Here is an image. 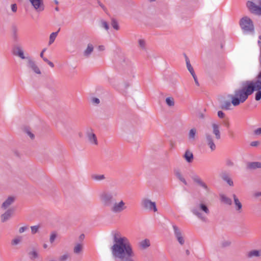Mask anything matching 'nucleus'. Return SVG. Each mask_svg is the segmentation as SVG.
Instances as JSON below:
<instances>
[{
  "instance_id": "obj_1",
  "label": "nucleus",
  "mask_w": 261,
  "mask_h": 261,
  "mask_svg": "<svg viewBox=\"0 0 261 261\" xmlns=\"http://www.w3.org/2000/svg\"><path fill=\"white\" fill-rule=\"evenodd\" d=\"M113 241L110 249L115 261H135L133 246L127 238L122 236L119 232H113Z\"/></svg>"
},
{
  "instance_id": "obj_2",
  "label": "nucleus",
  "mask_w": 261,
  "mask_h": 261,
  "mask_svg": "<svg viewBox=\"0 0 261 261\" xmlns=\"http://www.w3.org/2000/svg\"><path fill=\"white\" fill-rule=\"evenodd\" d=\"M241 89L234 91V94H228L227 97L232 99V104L233 106H237L241 103H243L255 91V99L258 101L261 99V81H247L243 83Z\"/></svg>"
},
{
  "instance_id": "obj_3",
  "label": "nucleus",
  "mask_w": 261,
  "mask_h": 261,
  "mask_svg": "<svg viewBox=\"0 0 261 261\" xmlns=\"http://www.w3.org/2000/svg\"><path fill=\"white\" fill-rule=\"evenodd\" d=\"M117 196L116 193L105 191L100 194L99 198L105 206L110 207L116 201Z\"/></svg>"
},
{
  "instance_id": "obj_4",
  "label": "nucleus",
  "mask_w": 261,
  "mask_h": 261,
  "mask_svg": "<svg viewBox=\"0 0 261 261\" xmlns=\"http://www.w3.org/2000/svg\"><path fill=\"white\" fill-rule=\"evenodd\" d=\"M240 25L243 30L247 32L254 31V25L252 20L247 16L243 17L240 21Z\"/></svg>"
},
{
  "instance_id": "obj_5",
  "label": "nucleus",
  "mask_w": 261,
  "mask_h": 261,
  "mask_svg": "<svg viewBox=\"0 0 261 261\" xmlns=\"http://www.w3.org/2000/svg\"><path fill=\"white\" fill-rule=\"evenodd\" d=\"M141 205L143 208L150 211L156 212L158 211L155 202L151 201L147 198H144L141 200Z\"/></svg>"
},
{
  "instance_id": "obj_6",
  "label": "nucleus",
  "mask_w": 261,
  "mask_h": 261,
  "mask_svg": "<svg viewBox=\"0 0 261 261\" xmlns=\"http://www.w3.org/2000/svg\"><path fill=\"white\" fill-rule=\"evenodd\" d=\"M126 208L125 202L122 200H120L118 202H115L110 207V211L114 214L120 213Z\"/></svg>"
},
{
  "instance_id": "obj_7",
  "label": "nucleus",
  "mask_w": 261,
  "mask_h": 261,
  "mask_svg": "<svg viewBox=\"0 0 261 261\" xmlns=\"http://www.w3.org/2000/svg\"><path fill=\"white\" fill-rule=\"evenodd\" d=\"M246 6L251 13L261 15V6L256 5L253 2L250 1L247 2Z\"/></svg>"
},
{
  "instance_id": "obj_8",
  "label": "nucleus",
  "mask_w": 261,
  "mask_h": 261,
  "mask_svg": "<svg viewBox=\"0 0 261 261\" xmlns=\"http://www.w3.org/2000/svg\"><path fill=\"white\" fill-rule=\"evenodd\" d=\"M34 8L38 12H41L44 9L43 0H29Z\"/></svg>"
},
{
  "instance_id": "obj_9",
  "label": "nucleus",
  "mask_w": 261,
  "mask_h": 261,
  "mask_svg": "<svg viewBox=\"0 0 261 261\" xmlns=\"http://www.w3.org/2000/svg\"><path fill=\"white\" fill-rule=\"evenodd\" d=\"M172 227L174 230V235L177 241L181 245H184L185 243V240L182 236L181 231L180 230L179 228L175 225H173Z\"/></svg>"
},
{
  "instance_id": "obj_10",
  "label": "nucleus",
  "mask_w": 261,
  "mask_h": 261,
  "mask_svg": "<svg viewBox=\"0 0 261 261\" xmlns=\"http://www.w3.org/2000/svg\"><path fill=\"white\" fill-rule=\"evenodd\" d=\"M205 141L207 145L210 147L212 151H214L216 148V146L214 143V139L213 136L210 133H205Z\"/></svg>"
},
{
  "instance_id": "obj_11",
  "label": "nucleus",
  "mask_w": 261,
  "mask_h": 261,
  "mask_svg": "<svg viewBox=\"0 0 261 261\" xmlns=\"http://www.w3.org/2000/svg\"><path fill=\"white\" fill-rule=\"evenodd\" d=\"M192 179L194 182L197 184L199 186L203 188L205 191L208 192H210V189L207 185L204 182H203L197 175H194L192 176Z\"/></svg>"
},
{
  "instance_id": "obj_12",
  "label": "nucleus",
  "mask_w": 261,
  "mask_h": 261,
  "mask_svg": "<svg viewBox=\"0 0 261 261\" xmlns=\"http://www.w3.org/2000/svg\"><path fill=\"white\" fill-rule=\"evenodd\" d=\"M220 176L224 181H226L230 186H233V182L232 180L230 178V175L228 172L226 171H222L220 174Z\"/></svg>"
},
{
  "instance_id": "obj_13",
  "label": "nucleus",
  "mask_w": 261,
  "mask_h": 261,
  "mask_svg": "<svg viewBox=\"0 0 261 261\" xmlns=\"http://www.w3.org/2000/svg\"><path fill=\"white\" fill-rule=\"evenodd\" d=\"M28 60V66L30 67L34 72L37 74H41V71L38 66L36 65L35 62L31 58H27Z\"/></svg>"
},
{
  "instance_id": "obj_14",
  "label": "nucleus",
  "mask_w": 261,
  "mask_h": 261,
  "mask_svg": "<svg viewBox=\"0 0 261 261\" xmlns=\"http://www.w3.org/2000/svg\"><path fill=\"white\" fill-rule=\"evenodd\" d=\"M192 213L197 216L199 219L203 222L207 221V218L203 216L202 214L200 213L199 211V209L196 207H194L191 210Z\"/></svg>"
},
{
  "instance_id": "obj_15",
  "label": "nucleus",
  "mask_w": 261,
  "mask_h": 261,
  "mask_svg": "<svg viewBox=\"0 0 261 261\" xmlns=\"http://www.w3.org/2000/svg\"><path fill=\"white\" fill-rule=\"evenodd\" d=\"M213 128V133L215 136L217 140L221 139V133L219 129V125L216 123H213L212 125Z\"/></svg>"
},
{
  "instance_id": "obj_16",
  "label": "nucleus",
  "mask_w": 261,
  "mask_h": 261,
  "mask_svg": "<svg viewBox=\"0 0 261 261\" xmlns=\"http://www.w3.org/2000/svg\"><path fill=\"white\" fill-rule=\"evenodd\" d=\"M13 53L14 55L19 57L21 59H25L27 58L24 56L22 49L19 46H17L14 47L13 49Z\"/></svg>"
},
{
  "instance_id": "obj_17",
  "label": "nucleus",
  "mask_w": 261,
  "mask_h": 261,
  "mask_svg": "<svg viewBox=\"0 0 261 261\" xmlns=\"http://www.w3.org/2000/svg\"><path fill=\"white\" fill-rule=\"evenodd\" d=\"M13 210L9 209L4 214L1 215V220L2 222H5L9 220L13 213Z\"/></svg>"
},
{
  "instance_id": "obj_18",
  "label": "nucleus",
  "mask_w": 261,
  "mask_h": 261,
  "mask_svg": "<svg viewBox=\"0 0 261 261\" xmlns=\"http://www.w3.org/2000/svg\"><path fill=\"white\" fill-rule=\"evenodd\" d=\"M183 158L186 160V161L189 163H191L193 162L194 159V155L192 152H191L189 150H187L183 155Z\"/></svg>"
},
{
  "instance_id": "obj_19",
  "label": "nucleus",
  "mask_w": 261,
  "mask_h": 261,
  "mask_svg": "<svg viewBox=\"0 0 261 261\" xmlns=\"http://www.w3.org/2000/svg\"><path fill=\"white\" fill-rule=\"evenodd\" d=\"M15 201V198L13 196H9L2 204V208L6 209Z\"/></svg>"
},
{
  "instance_id": "obj_20",
  "label": "nucleus",
  "mask_w": 261,
  "mask_h": 261,
  "mask_svg": "<svg viewBox=\"0 0 261 261\" xmlns=\"http://www.w3.org/2000/svg\"><path fill=\"white\" fill-rule=\"evenodd\" d=\"M247 168L250 170L261 168V163L258 162H249L247 164Z\"/></svg>"
},
{
  "instance_id": "obj_21",
  "label": "nucleus",
  "mask_w": 261,
  "mask_h": 261,
  "mask_svg": "<svg viewBox=\"0 0 261 261\" xmlns=\"http://www.w3.org/2000/svg\"><path fill=\"white\" fill-rule=\"evenodd\" d=\"M232 196L233 198L236 211L239 212H241L242 208V203L240 202L239 199L237 198L235 194H233Z\"/></svg>"
},
{
  "instance_id": "obj_22",
  "label": "nucleus",
  "mask_w": 261,
  "mask_h": 261,
  "mask_svg": "<svg viewBox=\"0 0 261 261\" xmlns=\"http://www.w3.org/2000/svg\"><path fill=\"white\" fill-rule=\"evenodd\" d=\"M174 173L176 177L182 182H183L185 185H187V182L186 179L182 176L180 170L179 169H175L174 170Z\"/></svg>"
},
{
  "instance_id": "obj_23",
  "label": "nucleus",
  "mask_w": 261,
  "mask_h": 261,
  "mask_svg": "<svg viewBox=\"0 0 261 261\" xmlns=\"http://www.w3.org/2000/svg\"><path fill=\"white\" fill-rule=\"evenodd\" d=\"M220 200L222 202L224 203V204H227V205H231L232 204V200L231 199L226 196L224 194H220Z\"/></svg>"
},
{
  "instance_id": "obj_24",
  "label": "nucleus",
  "mask_w": 261,
  "mask_h": 261,
  "mask_svg": "<svg viewBox=\"0 0 261 261\" xmlns=\"http://www.w3.org/2000/svg\"><path fill=\"white\" fill-rule=\"evenodd\" d=\"M232 101L225 100L221 102L220 108L224 110H229L231 109Z\"/></svg>"
},
{
  "instance_id": "obj_25",
  "label": "nucleus",
  "mask_w": 261,
  "mask_h": 261,
  "mask_svg": "<svg viewBox=\"0 0 261 261\" xmlns=\"http://www.w3.org/2000/svg\"><path fill=\"white\" fill-rule=\"evenodd\" d=\"M12 33V38L14 41H17L18 39V37L17 35L18 28L15 24H13L11 27Z\"/></svg>"
},
{
  "instance_id": "obj_26",
  "label": "nucleus",
  "mask_w": 261,
  "mask_h": 261,
  "mask_svg": "<svg viewBox=\"0 0 261 261\" xmlns=\"http://www.w3.org/2000/svg\"><path fill=\"white\" fill-rule=\"evenodd\" d=\"M88 138L89 141L95 145H97V140L96 135L94 133H88Z\"/></svg>"
},
{
  "instance_id": "obj_27",
  "label": "nucleus",
  "mask_w": 261,
  "mask_h": 261,
  "mask_svg": "<svg viewBox=\"0 0 261 261\" xmlns=\"http://www.w3.org/2000/svg\"><path fill=\"white\" fill-rule=\"evenodd\" d=\"M93 45L90 43L88 44L86 49L84 52V55L87 57H89L93 51Z\"/></svg>"
},
{
  "instance_id": "obj_28",
  "label": "nucleus",
  "mask_w": 261,
  "mask_h": 261,
  "mask_svg": "<svg viewBox=\"0 0 261 261\" xmlns=\"http://www.w3.org/2000/svg\"><path fill=\"white\" fill-rule=\"evenodd\" d=\"M150 246V241L146 239L140 242V247L143 249H145Z\"/></svg>"
},
{
  "instance_id": "obj_29",
  "label": "nucleus",
  "mask_w": 261,
  "mask_h": 261,
  "mask_svg": "<svg viewBox=\"0 0 261 261\" xmlns=\"http://www.w3.org/2000/svg\"><path fill=\"white\" fill-rule=\"evenodd\" d=\"M198 206L200 210L204 212L206 214H209L210 210L205 204L201 203L199 204Z\"/></svg>"
},
{
  "instance_id": "obj_30",
  "label": "nucleus",
  "mask_w": 261,
  "mask_h": 261,
  "mask_svg": "<svg viewBox=\"0 0 261 261\" xmlns=\"http://www.w3.org/2000/svg\"><path fill=\"white\" fill-rule=\"evenodd\" d=\"M60 30V28L59 29L58 31H57L56 32H53L50 35L49 40V42H48L49 45L51 44L54 42Z\"/></svg>"
},
{
  "instance_id": "obj_31",
  "label": "nucleus",
  "mask_w": 261,
  "mask_h": 261,
  "mask_svg": "<svg viewBox=\"0 0 261 261\" xmlns=\"http://www.w3.org/2000/svg\"><path fill=\"white\" fill-rule=\"evenodd\" d=\"M260 255V251L257 250H253L250 251L248 254L249 257H252L253 256H259Z\"/></svg>"
},
{
  "instance_id": "obj_32",
  "label": "nucleus",
  "mask_w": 261,
  "mask_h": 261,
  "mask_svg": "<svg viewBox=\"0 0 261 261\" xmlns=\"http://www.w3.org/2000/svg\"><path fill=\"white\" fill-rule=\"evenodd\" d=\"M196 134V129L195 128H192L190 130L189 133V139L190 140H194L195 135Z\"/></svg>"
},
{
  "instance_id": "obj_33",
  "label": "nucleus",
  "mask_w": 261,
  "mask_h": 261,
  "mask_svg": "<svg viewBox=\"0 0 261 261\" xmlns=\"http://www.w3.org/2000/svg\"><path fill=\"white\" fill-rule=\"evenodd\" d=\"M185 59H186V65H187V67L188 70H189V71L190 72L194 71V69L192 67V66L191 63H190V61L189 59L188 58V57L187 56V55L186 54H185Z\"/></svg>"
},
{
  "instance_id": "obj_34",
  "label": "nucleus",
  "mask_w": 261,
  "mask_h": 261,
  "mask_svg": "<svg viewBox=\"0 0 261 261\" xmlns=\"http://www.w3.org/2000/svg\"><path fill=\"white\" fill-rule=\"evenodd\" d=\"M91 178L92 179L97 181H100L105 179V176L103 174L102 175H97V174H93L91 175Z\"/></svg>"
},
{
  "instance_id": "obj_35",
  "label": "nucleus",
  "mask_w": 261,
  "mask_h": 261,
  "mask_svg": "<svg viewBox=\"0 0 261 261\" xmlns=\"http://www.w3.org/2000/svg\"><path fill=\"white\" fill-rule=\"evenodd\" d=\"M82 249H83L82 245L81 244H77L74 247V248L73 249V252L75 254H79L82 251Z\"/></svg>"
},
{
  "instance_id": "obj_36",
  "label": "nucleus",
  "mask_w": 261,
  "mask_h": 261,
  "mask_svg": "<svg viewBox=\"0 0 261 261\" xmlns=\"http://www.w3.org/2000/svg\"><path fill=\"white\" fill-rule=\"evenodd\" d=\"M28 254H29L30 258L32 260L35 259L38 256V254L37 252L35 250H33L32 251H30V252H29Z\"/></svg>"
},
{
  "instance_id": "obj_37",
  "label": "nucleus",
  "mask_w": 261,
  "mask_h": 261,
  "mask_svg": "<svg viewBox=\"0 0 261 261\" xmlns=\"http://www.w3.org/2000/svg\"><path fill=\"white\" fill-rule=\"evenodd\" d=\"M166 103L169 107H172L174 105V100L173 97H169L166 99Z\"/></svg>"
},
{
  "instance_id": "obj_38",
  "label": "nucleus",
  "mask_w": 261,
  "mask_h": 261,
  "mask_svg": "<svg viewBox=\"0 0 261 261\" xmlns=\"http://www.w3.org/2000/svg\"><path fill=\"white\" fill-rule=\"evenodd\" d=\"M111 25L114 29L116 30H118L119 29V26L118 22L115 18L112 19Z\"/></svg>"
},
{
  "instance_id": "obj_39",
  "label": "nucleus",
  "mask_w": 261,
  "mask_h": 261,
  "mask_svg": "<svg viewBox=\"0 0 261 261\" xmlns=\"http://www.w3.org/2000/svg\"><path fill=\"white\" fill-rule=\"evenodd\" d=\"M21 240V237H18L12 240L11 244L12 245H16L18 244Z\"/></svg>"
},
{
  "instance_id": "obj_40",
  "label": "nucleus",
  "mask_w": 261,
  "mask_h": 261,
  "mask_svg": "<svg viewBox=\"0 0 261 261\" xmlns=\"http://www.w3.org/2000/svg\"><path fill=\"white\" fill-rule=\"evenodd\" d=\"M100 22L101 27L105 28L107 31H108L109 29V25L107 21L102 20H101Z\"/></svg>"
},
{
  "instance_id": "obj_41",
  "label": "nucleus",
  "mask_w": 261,
  "mask_h": 261,
  "mask_svg": "<svg viewBox=\"0 0 261 261\" xmlns=\"http://www.w3.org/2000/svg\"><path fill=\"white\" fill-rule=\"evenodd\" d=\"M57 233L56 232H52L49 238L50 243H53L57 238Z\"/></svg>"
},
{
  "instance_id": "obj_42",
  "label": "nucleus",
  "mask_w": 261,
  "mask_h": 261,
  "mask_svg": "<svg viewBox=\"0 0 261 261\" xmlns=\"http://www.w3.org/2000/svg\"><path fill=\"white\" fill-rule=\"evenodd\" d=\"M31 232L32 234L36 233L39 230V226L35 225L31 227Z\"/></svg>"
},
{
  "instance_id": "obj_43",
  "label": "nucleus",
  "mask_w": 261,
  "mask_h": 261,
  "mask_svg": "<svg viewBox=\"0 0 261 261\" xmlns=\"http://www.w3.org/2000/svg\"><path fill=\"white\" fill-rule=\"evenodd\" d=\"M121 63L123 67H124L126 65H128L129 64V62L128 60H126L125 58L121 59Z\"/></svg>"
},
{
  "instance_id": "obj_44",
  "label": "nucleus",
  "mask_w": 261,
  "mask_h": 261,
  "mask_svg": "<svg viewBox=\"0 0 261 261\" xmlns=\"http://www.w3.org/2000/svg\"><path fill=\"white\" fill-rule=\"evenodd\" d=\"M139 46L142 48L144 49L145 47V41L143 39H140L139 40Z\"/></svg>"
},
{
  "instance_id": "obj_45",
  "label": "nucleus",
  "mask_w": 261,
  "mask_h": 261,
  "mask_svg": "<svg viewBox=\"0 0 261 261\" xmlns=\"http://www.w3.org/2000/svg\"><path fill=\"white\" fill-rule=\"evenodd\" d=\"M43 61L45 62H46L51 67H54V63L49 61L46 58H43Z\"/></svg>"
},
{
  "instance_id": "obj_46",
  "label": "nucleus",
  "mask_w": 261,
  "mask_h": 261,
  "mask_svg": "<svg viewBox=\"0 0 261 261\" xmlns=\"http://www.w3.org/2000/svg\"><path fill=\"white\" fill-rule=\"evenodd\" d=\"M25 132L32 139H33L35 138L34 135L33 133H32L28 129H25Z\"/></svg>"
},
{
  "instance_id": "obj_47",
  "label": "nucleus",
  "mask_w": 261,
  "mask_h": 261,
  "mask_svg": "<svg viewBox=\"0 0 261 261\" xmlns=\"http://www.w3.org/2000/svg\"><path fill=\"white\" fill-rule=\"evenodd\" d=\"M230 242L228 241H224L222 243V246L223 247H226L230 245Z\"/></svg>"
},
{
  "instance_id": "obj_48",
  "label": "nucleus",
  "mask_w": 261,
  "mask_h": 261,
  "mask_svg": "<svg viewBox=\"0 0 261 261\" xmlns=\"http://www.w3.org/2000/svg\"><path fill=\"white\" fill-rule=\"evenodd\" d=\"M68 257V255L67 254H64L60 256L59 260L60 261H65L67 259Z\"/></svg>"
},
{
  "instance_id": "obj_49",
  "label": "nucleus",
  "mask_w": 261,
  "mask_h": 261,
  "mask_svg": "<svg viewBox=\"0 0 261 261\" xmlns=\"http://www.w3.org/2000/svg\"><path fill=\"white\" fill-rule=\"evenodd\" d=\"M11 10L13 12H16L17 11V7L16 4H13L11 5Z\"/></svg>"
},
{
  "instance_id": "obj_50",
  "label": "nucleus",
  "mask_w": 261,
  "mask_h": 261,
  "mask_svg": "<svg viewBox=\"0 0 261 261\" xmlns=\"http://www.w3.org/2000/svg\"><path fill=\"white\" fill-rule=\"evenodd\" d=\"M218 116L220 118H223L225 117V114L222 111H219L218 112Z\"/></svg>"
},
{
  "instance_id": "obj_51",
  "label": "nucleus",
  "mask_w": 261,
  "mask_h": 261,
  "mask_svg": "<svg viewBox=\"0 0 261 261\" xmlns=\"http://www.w3.org/2000/svg\"><path fill=\"white\" fill-rule=\"evenodd\" d=\"M92 101L93 103H96V104H99L100 103L99 99L98 98H96V97H93L92 99Z\"/></svg>"
},
{
  "instance_id": "obj_52",
  "label": "nucleus",
  "mask_w": 261,
  "mask_h": 261,
  "mask_svg": "<svg viewBox=\"0 0 261 261\" xmlns=\"http://www.w3.org/2000/svg\"><path fill=\"white\" fill-rule=\"evenodd\" d=\"M27 229H28L27 226L21 227L19 229V232L21 233L24 232Z\"/></svg>"
},
{
  "instance_id": "obj_53",
  "label": "nucleus",
  "mask_w": 261,
  "mask_h": 261,
  "mask_svg": "<svg viewBox=\"0 0 261 261\" xmlns=\"http://www.w3.org/2000/svg\"><path fill=\"white\" fill-rule=\"evenodd\" d=\"M254 133L256 135H259L261 134V127L258 128L254 131Z\"/></svg>"
},
{
  "instance_id": "obj_54",
  "label": "nucleus",
  "mask_w": 261,
  "mask_h": 261,
  "mask_svg": "<svg viewBox=\"0 0 261 261\" xmlns=\"http://www.w3.org/2000/svg\"><path fill=\"white\" fill-rule=\"evenodd\" d=\"M259 144L258 141H253L251 143L250 145L253 147L257 146Z\"/></svg>"
},
{
  "instance_id": "obj_55",
  "label": "nucleus",
  "mask_w": 261,
  "mask_h": 261,
  "mask_svg": "<svg viewBox=\"0 0 261 261\" xmlns=\"http://www.w3.org/2000/svg\"><path fill=\"white\" fill-rule=\"evenodd\" d=\"M46 49V48H44L40 53V56L41 58H42V59H43V58H45L43 56V54L45 51Z\"/></svg>"
},
{
  "instance_id": "obj_56",
  "label": "nucleus",
  "mask_w": 261,
  "mask_h": 261,
  "mask_svg": "<svg viewBox=\"0 0 261 261\" xmlns=\"http://www.w3.org/2000/svg\"><path fill=\"white\" fill-rule=\"evenodd\" d=\"M198 117L200 118V119H204V115L203 113H199L198 114Z\"/></svg>"
},
{
  "instance_id": "obj_57",
  "label": "nucleus",
  "mask_w": 261,
  "mask_h": 261,
  "mask_svg": "<svg viewBox=\"0 0 261 261\" xmlns=\"http://www.w3.org/2000/svg\"><path fill=\"white\" fill-rule=\"evenodd\" d=\"M85 238V235L84 234L82 233L81 234L79 237V240L80 241H83Z\"/></svg>"
},
{
  "instance_id": "obj_58",
  "label": "nucleus",
  "mask_w": 261,
  "mask_h": 261,
  "mask_svg": "<svg viewBox=\"0 0 261 261\" xmlns=\"http://www.w3.org/2000/svg\"><path fill=\"white\" fill-rule=\"evenodd\" d=\"M226 164L228 166H233V163L231 161H228L227 162Z\"/></svg>"
},
{
  "instance_id": "obj_59",
  "label": "nucleus",
  "mask_w": 261,
  "mask_h": 261,
  "mask_svg": "<svg viewBox=\"0 0 261 261\" xmlns=\"http://www.w3.org/2000/svg\"><path fill=\"white\" fill-rule=\"evenodd\" d=\"M190 73L191 74V75H192L193 79H194L195 77V78H197V76L196 75L195 73V72H194V70L191 72Z\"/></svg>"
},
{
  "instance_id": "obj_60",
  "label": "nucleus",
  "mask_w": 261,
  "mask_h": 261,
  "mask_svg": "<svg viewBox=\"0 0 261 261\" xmlns=\"http://www.w3.org/2000/svg\"><path fill=\"white\" fill-rule=\"evenodd\" d=\"M190 73L191 74V75H192L193 79H194L195 77V78H197V76L196 75L195 73V72H194V70L191 72Z\"/></svg>"
},
{
  "instance_id": "obj_61",
  "label": "nucleus",
  "mask_w": 261,
  "mask_h": 261,
  "mask_svg": "<svg viewBox=\"0 0 261 261\" xmlns=\"http://www.w3.org/2000/svg\"><path fill=\"white\" fill-rule=\"evenodd\" d=\"M254 196L256 197H258L260 196H261V191L260 192H256L254 194Z\"/></svg>"
},
{
  "instance_id": "obj_62",
  "label": "nucleus",
  "mask_w": 261,
  "mask_h": 261,
  "mask_svg": "<svg viewBox=\"0 0 261 261\" xmlns=\"http://www.w3.org/2000/svg\"><path fill=\"white\" fill-rule=\"evenodd\" d=\"M98 49L99 50H103L105 49V47L103 45H99L98 46Z\"/></svg>"
},
{
  "instance_id": "obj_63",
  "label": "nucleus",
  "mask_w": 261,
  "mask_h": 261,
  "mask_svg": "<svg viewBox=\"0 0 261 261\" xmlns=\"http://www.w3.org/2000/svg\"><path fill=\"white\" fill-rule=\"evenodd\" d=\"M194 81H195V83L196 84V85L198 86H199V82L198 81V79H197V78H195L194 79Z\"/></svg>"
},
{
  "instance_id": "obj_64",
  "label": "nucleus",
  "mask_w": 261,
  "mask_h": 261,
  "mask_svg": "<svg viewBox=\"0 0 261 261\" xmlns=\"http://www.w3.org/2000/svg\"><path fill=\"white\" fill-rule=\"evenodd\" d=\"M98 3L99 4V5L103 9L105 10V6L104 5L101 4L99 1L98 2Z\"/></svg>"
}]
</instances>
